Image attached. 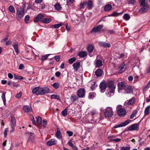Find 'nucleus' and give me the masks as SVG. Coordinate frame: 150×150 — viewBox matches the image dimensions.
<instances>
[{"label": "nucleus", "instance_id": "nucleus-38", "mask_svg": "<svg viewBox=\"0 0 150 150\" xmlns=\"http://www.w3.org/2000/svg\"><path fill=\"white\" fill-rule=\"evenodd\" d=\"M6 93V92H3L1 96V98L3 100L4 104V105H5L6 104V99L5 98Z\"/></svg>", "mask_w": 150, "mask_h": 150}, {"label": "nucleus", "instance_id": "nucleus-31", "mask_svg": "<svg viewBox=\"0 0 150 150\" xmlns=\"http://www.w3.org/2000/svg\"><path fill=\"white\" fill-rule=\"evenodd\" d=\"M111 137V139H110V141H112L114 142H119L121 140V139L120 138L114 139L115 137V136H112Z\"/></svg>", "mask_w": 150, "mask_h": 150}, {"label": "nucleus", "instance_id": "nucleus-62", "mask_svg": "<svg viewBox=\"0 0 150 150\" xmlns=\"http://www.w3.org/2000/svg\"><path fill=\"white\" fill-rule=\"evenodd\" d=\"M24 68L23 64H20L19 67L18 69L20 70H22Z\"/></svg>", "mask_w": 150, "mask_h": 150}, {"label": "nucleus", "instance_id": "nucleus-54", "mask_svg": "<svg viewBox=\"0 0 150 150\" xmlns=\"http://www.w3.org/2000/svg\"><path fill=\"white\" fill-rule=\"evenodd\" d=\"M29 15H26L25 18V21L26 23H28V20L29 18Z\"/></svg>", "mask_w": 150, "mask_h": 150}, {"label": "nucleus", "instance_id": "nucleus-6", "mask_svg": "<svg viewBox=\"0 0 150 150\" xmlns=\"http://www.w3.org/2000/svg\"><path fill=\"white\" fill-rule=\"evenodd\" d=\"M85 91L83 88H80L77 92V94L79 97L83 98L85 96Z\"/></svg>", "mask_w": 150, "mask_h": 150}, {"label": "nucleus", "instance_id": "nucleus-18", "mask_svg": "<svg viewBox=\"0 0 150 150\" xmlns=\"http://www.w3.org/2000/svg\"><path fill=\"white\" fill-rule=\"evenodd\" d=\"M95 65L96 67L100 68L102 65V61L100 59H96L95 62Z\"/></svg>", "mask_w": 150, "mask_h": 150}, {"label": "nucleus", "instance_id": "nucleus-61", "mask_svg": "<svg viewBox=\"0 0 150 150\" xmlns=\"http://www.w3.org/2000/svg\"><path fill=\"white\" fill-rule=\"evenodd\" d=\"M68 144L69 146H70L72 148L73 147V146H74V145L72 143V141L71 140H69L68 142Z\"/></svg>", "mask_w": 150, "mask_h": 150}, {"label": "nucleus", "instance_id": "nucleus-20", "mask_svg": "<svg viewBox=\"0 0 150 150\" xmlns=\"http://www.w3.org/2000/svg\"><path fill=\"white\" fill-rule=\"evenodd\" d=\"M109 91L114 93L116 88V85L114 84H109Z\"/></svg>", "mask_w": 150, "mask_h": 150}, {"label": "nucleus", "instance_id": "nucleus-29", "mask_svg": "<svg viewBox=\"0 0 150 150\" xmlns=\"http://www.w3.org/2000/svg\"><path fill=\"white\" fill-rule=\"evenodd\" d=\"M55 136L58 139H59L62 138V136L59 130L57 129V131L55 133Z\"/></svg>", "mask_w": 150, "mask_h": 150}, {"label": "nucleus", "instance_id": "nucleus-59", "mask_svg": "<svg viewBox=\"0 0 150 150\" xmlns=\"http://www.w3.org/2000/svg\"><path fill=\"white\" fill-rule=\"evenodd\" d=\"M8 131V128H6L5 129L4 132V137H6L7 135V132Z\"/></svg>", "mask_w": 150, "mask_h": 150}, {"label": "nucleus", "instance_id": "nucleus-14", "mask_svg": "<svg viewBox=\"0 0 150 150\" xmlns=\"http://www.w3.org/2000/svg\"><path fill=\"white\" fill-rule=\"evenodd\" d=\"M11 123L10 124L12 130H11V132L14 131V129L15 127V125L16 124V120L15 118L13 117H11Z\"/></svg>", "mask_w": 150, "mask_h": 150}, {"label": "nucleus", "instance_id": "nucleus-7", "mask_svg": "<svg viewBox=\"0 0 150 150\" xmlns=\"http://www.w3.org/2000/svg\"><path fill=\"white\" fill-rule=\"evenodd\" d=\"M127 85L126 83L123 82L119 83L118 84V92L120 93L122 90H124Z\"/></svg>", "mask_w": 150, "mask_h": 150}, {"label": "nucleus", "instance_id": "nucleus-15", "mask_svg": "<svg viewBox=\"0 0 150 150\" xmlns=\"http://www.w3.org/2000/svg\"><path fill=\"white\" fill-rule=\"evenodd\" d=\"M80 62L79 61H77L74 63L73 65V68L75 71H77L80 67Z\"/></svg>", "mask_w": 150, "mask_h": 150}, {"label": "nucleus", "instance_id": "nucleus-23", "mask_svg": "<svg viewBox=\"0 0 150 150\" xmlns=\"http://www.w3.org/2000/svg\"><path fill=\"white\" fill-rule=\"evenodd\" d=\"M149 9V7L148 6L146 5L145 6H143V7L140 9L139 10V12L140 13H143L147 11Z\"/></svg>", "mask_w": 150, "mask_h": 150}, {"label": "nucleus", "instance_id": "nucleus-9", "mask_svg": "<svg viewBox=\"0 0 150 150\" xmlns=\"http://www.w3.org/2000/svg\"><path fill=\"white\" fill-rule=\"evenodd\" d=\"M139 123H138L132 125L129 127V130L130 131L133 130H138L139 128Z\"/></svg>", "mask_w": 150, "mask_h": 150}, {"label": "nucleus", "instance_id": "nucleus-35", "mask_svg": "<svg viewBox=\"0 0 150 150\" xmlns=\"http://www.w3.org/2000/svg\"><path fill=\"white\" fill-rule=\"evenodd\" d=\"M40 89V88L39 87L35 88L32 90L33 93H35L37 95H38L37 94L38 93V91Z\"/></svg>", "mask_w": 150, "mask_h": 150}, {"label": "nucleus", "instance_id": "nucleus-22", "mask_svg": "<svg viewBox=\"0 0 150 150\" xmlns=\"http://www.w3.org/2000/svg\"><path fill=\"white\" fill-rule=\"evenodd\" d=\"M112 7L111 5L110 4H107L104 7V10L105 11L108 12L112 9Z\"/></svg>", "mask_w": 150, "mask_h": 150}, {"label": "nucleus", "instance_id": "nucleus-33", "mask_svg": "<svg viewBox=\"0 0 150 150\" xmlns=\"http://www.w3.org/2000/svg\"><path fill=\"white\" fill-rule=\"evenodd\" d=\"M150 109V106H147L145 109L144 110V116L149 115V110Z\"/></svg>", "mask_w": 150, "mask_h": 150}, {"label": "nucleus", "instance_id": "nucleus-21", "mask_svg": "<svg viewBox=\"0 0 150 150\" xmlns=\"http://www.w3.org/2000/svg\"><path fill=\"white\" fill-rule=\"evenodd\" d=\"M99 45L100 46L104 47L109 48L110 47V44L104 42H99Z\"/></svg>", "mask_w": 150, "mask_h": 150}, {"label": "nucleus", "instance_id": "nucleus-11", "mask_svg": "<svg viewBox=\"0 0 150 150\" xmlns=\"http://www.w3.org/2000/svg\"><path fill=\"white\" fill-rule=\"evenodd\" d=\"M103 25H100L98 26H96L93 28L92 30L91 31V33L93 32H96L100 31L103 28Z\"/></svg>", "mask_w": 150, "mask_h": 150}, {"label": "nucleus", "instance_id": "nucleus-19", "mask_svg": "<svg viewBox=\"0 0 150 150\" xmlns=\"http://www.w3.org/2000/svg\"><path fill=\"white\" fill-rule=\"evenodd\" d=\"M43 17V15L42 14H39L35 17L34 20V21L35 22H38L40 21Z\"/></svg>", "mask_w": 150, "mask_h": 150}, {"label": "nucleus", "instance_id": "nucleus-46", "mask_svg": "<svg viewBox=\"0 0 150 150\" xmlns=\"http://www.w3.org/2000/svg\"><path fill=\"white\" fill-rule=\"evenodd\" d=\"M61 113L63 116L64 117L66 116L67 115V108L64 109V110Z\"/></svg>", "mask_w": 150, "mask_h": 150}, {"label": "nucleus", "instance_id": "nucleus-16", "mask_svg": "<svg viewBox=\"0 0 150 150\" xmlns=\"http://www.w3.org/2000/svg\"><path fill=\"white\" fill-rule=\"evenodd\" d=\"M27 134H28V142H32L35 137L34 134L33 133L29 132L27 133Z\"/></svg>", "mask_w": 150, "mask_h": 150}, {"label": "nucleus", "instance_id": "nucleus-25", "mask_svg": "<svg viewBox=\"0 0 150 150\" xmlns=\"http://www.w3.org/2000/svg\"><path fill=\"white\" fill-rule=\"evenodd\" d=\"M87 55L86 51H83L80 52L79 54V56L81 57H84Z\"/></svg>", "mask_w": 150, "mask_h": 150}, {"label": "nucleus", "instance_id": "nucleus-36", "mask_svg": "<svg viewBox=\"0 0 150 150\" xmlns=\"http://www.w3.org/2000/svg\"><path fill=\"white\" fill-rule=\"evenodd\" d=\"M130 18V15L128 13L125 14L123 16V19L126 21L129 20Z\"/></svg>", "mask_w": 150, "mask_h": 150}, {"label": "nucleus", "instance_id": "nucleus-53", "mask_svg": "<svg viewBox=\"0 0 150 150\" xmlns=\"http://www.w3.org/2000/svg\"><path fill=\"white\" fill-rule=\"evenodd\" d=\"M150 86V80L149 81L147 85L144 88V90L146 91Z\"/></svg>", "mask_w": 150, "mask_h": 150}, {"label": "nucleus", "instance_id": "nucleus-5", "mask_svg": "<svg viewBox=\"0 0 150 150\" xmlns=\"http://www.w3.org/2000/svg\"><path fill=\"white\" fill-rule=\"evenodd\" d=\"M50 89L47 87H45L40 88L38 91V95H42L48 93Z\"/></svg>", "mask_w": 150, "mask_h": 150}, {"label": "nucleus", "instance_id": "nucleus-10", "mask_svg": "<svg viewBox=\"0 0 150 150\" xmlns=\"http://www.w3.org/2000/svg\"><path fill=\"white\" fill-rule=\"evenodd\" d=\"M107 86V84L106 82L101 83L99 85V87L100 89V91L102 93L104 92L105 91Z\"/></svg>", "mask_w": 150, "mask_h": 150}, {"label": "nucleus", "instance_id": "nucleus-52", "mask_svg": "<svg viewBox=\"0 0 150 150\" xmlns=\"http://www.w3.org/2000/svg\"><path fill=\"white\" fill-rule=\"evenodd\" d=\"M127 3L129 4H134L136 2L135 0H127Z\"/></svg>", "mask_w": 150, "mask_h": 150}, {"label": "nucleus", "instance_id": "nucleus-26", "mask_svg": "<svg viewBox=\"0 0 150 150\" xmlns=\"http://www.w3.org/2000/svg\"><path fill=\"white\" fill-rule=\"evenodd\" d=\"M12 46L15 51L16 53L17 54H18L19 53V52L18 50V43L13 44L12 45Z\"/></svg>", "mask_w": 150, "mask_h": 150}, {"label": "nucleus", "instance_id": "nucleus-43", "mask_svg": "<svg viewBox=\"0 0 150 150\" xmlns=\"http://www.w3.org/2000/svg\"><path fill=\"white\" fill-rule=\"evenodd\" d=\"M50 55H51V54H48L42 56L41 57V60L42 61H43L45 60H46V59H47L48 57Z\"/></svg>", "mask_w": 150, "mask_h": 150}, {"label": "nucleus", "instance_id": "nucleus-47", "mask_svg": "<svg viewBox=\"0 0 150 150\" xmlns=\"http://www.w3.org/2000/svg\"><path fill=\"white\" fill-rule=\"evenodd\" d=\"M14 78L16 79H17L19 80H23L25 79L24 78L22 77L21 76H18L15 74L14 75Z\"/></svg>", "mask_w": 150, "mask_h": 150}, {"label": "nucleus", "instance_id": "nucleus-1", "mask_svg": "<svg viewBox=\"0 0 150 150\" xmlns=\"http://www.w3.org/2000/svg\"><path fill=\"white\" fill-rule=\"evenodd\" d=\"M16 18L18 21L22 19L25 14L24 9L23 7L16 9Z\"/></svg>", "mask_w": 150, "mask_h": 150}, {"label": "nucleus", "instance_id": "nucleus-60", "mask_svg": "<svg viewBox=\"0 0 150 150\" xmlns=\"http://www.w3.org/2000/svg\"><path fill=\"white\" fill-rule=\"evenodd\" d=\"M47 124V121L45 120H43L42 122V125L44 127H45Z\"/></svg>", "mask_w": 150, "mask_h": 150}, {"label": "nucleus", "instance_id": "nucleus-8", "mask_svg": "<svg viewBox=\"0 0 150 150\" xmlns=\"http://www.w3.org/2000/svg\"><path fill=\"white\" fill-rule=\"evenodd\" d=\"M124 93H125L129 94L133 92V88L131 86L127 85L124 90Z\"/></svg>", "mask_w": 150, "mask_h": 150}, {"label": "nucleus", "instance_id": "nucleus-63", "mask_svg": "<svg viewBox=\"0 0 150 150\" xmlns=\"http://www.w3.org/2000/svg\"><path fill=\"white\" fill-rule=\"evenodd\" d=\"M61 73L59 71L56 72L55 73V76L57 77H59L61 75Z\"/></svg>", "mask_w": 150, "mask_h": 150}, {"label": "nucleus", "instance_id": "nucleus-41", "mask_svg": "<svg viewBox=\"0 0 150 150\" xmlns=\"http://www.w3.org/2000/svg\"><path fill=\"white\" fill-rule=\"evenodd\" d=\"M51 98L52 99H55L57 100L60 99V97L59 96L54 94H52L51 96Z\"/></svg>", "mask_w": 150, "mask_h": 150}, {"label": "nucleus", "instance_id": "nucleus-58", "mask_svg": "<svg viewBox=\"0 0 150 150\" xmlns=\"http://www.w3.org/2000/svg\"><path fill=\"white\" fill-rule=\"evenodd\" d=\"M69 137H71L73 135V132L70 131H67L66 132Z\"/></svg>", "mask_w": 150, "mask_h": 150}, {"label": "nucleus", "instance_id": "nucleus-3", "mask_svg": "<svg viewBox=\"0 0 150 150\" xmlns=\"http://www.w3.org/2000/svg\"><path fill=\"white\" fill-rule=\"evenodd\" d=\"M113 113L112 108L109 107H107L105 109L104 115L106 117L110 118L112 117Z\"/></svg>", "mask_w": 150, "mask_h": 150}, {"label": "nucleus", "instance_id": "nucleus-13", "mask_svg": "<svg viewBox=\"0 0 150 150\" xmlns=\"http://www.w3.org/2000/svg\"><path fill=\"white\" fill-rule=\"evenodd\" d=\"M57 143V141L54 139H53L50 140L47 143V145L49 146H51L53 145H55Z\"/></svg>", "mask_w": 150, "mask_h": 150}, {"label": "nucleus", "instance_id": "nucleus-40", "mask_svg": "<svg viewBox=\"0 0 150 150\" xmlns=\"http://www.w3.org/2000/svg\"><path fill=\"white\" fill-rule=\"evenodd\" d=\"M8 11L12 13H15V11L14 7L12 6H9L8 8Z\"/></svg>", "mask_w": 150, "mask_h": 150}, {"label": "nucleus", "instance_id": "nucleus-64", "mask_svg": "<svg viewBox=\"0 0 150 150\" xmlns=\"http://www.w3.org/2000/svg\"><path fill=\"white\" fill-rule=\"evenodd\" d=\"M54 58L57 62H58L60 59V57L59 56H55L54 57Z\"/></svg>", "mask_w": 150, "mask_h": 150}, {"label": "nucleus", "instance_id": "nucleus-30", "mask_svg": "<svg viewBox=\"0 0 150 150\" xmlns=\"http://www.w3.org/2000/svg\"><path fill=\"white\" fill-rule=\"evenodd\" d=\"M87 6L88 9H91L93 7V2L92 1H89L88 2Z\"/></svg>", "mask_w": 150, "mask_h": 150}, {"label": "nucleus", "instance_id": "nucleus-49", "mask_svg": "<svg viewBox=\"0 0 150 150\" xmlns=\"http://www.w3.org/2000/svg\"><path fill=\"white\" fill-rule=\"evenodd\" d=\"M127 58V56L124 54H121L120 55L118 58L119 59H123Z\"/></svg>", "mask_w": 150, "mask_h": 150}, {"label": "nucleus", "instance_id": "nucleus-32", "mask_svg": "<svg viewBox=\"0 0 150 150\" xmlns=\"http://www.w3.org/2000/svg\"><path fill=\"white\" fill-rule=\"evenodd\" d=\"M51 21V19L50 18H43L42 19V23H49Z\"/></svg>", "mask_w": 150, "mask_h": 150}, {"label": "nucleus", "instance_id": "nucleus-28", "mask_svg": "<svg viewBox=\"0 0 150 150\" xmlns=\"http://www.w3.org/2000/svg\"><path fill=\"white\" fill-rule=\"evenodd\" d=\"M23 109L26 112H29L31 111V109L28 105H25L23 107Z\"/></svg>", "mask_w": 150, "mask_h": 150}, {"label": "nucleus", "instance_id": "nucleus-34", "mask_svg": "<svg viewBox=\"0 0 150 150\" xmlns=\"http://www.w3.org/2000/svg\"><path fill=\"white\" fill-rule=\"evenodd\" d=\"M122 12L117 13L115 11H114L112 13L109 15V16H119L120 14H122Z\"/></svg>", "mask_w": 150, "mask_h": 150}, {"label": "nucleus", "instance_id": "nucleus-37", "mask_svg": "<svg viewBox=\"0 0 150 150\" xmlns=\"http://www.w3.org/2000/svg\"><path fill=\"white\" fill-rule=\"evenodd\" d=\"M62 25L61 23H59L55 24L54 25H52L50 26V28H58L61 26Z\"/></svg>", "mask_w": 150, "mask_h": 150}, {"label": "nucleus", "instance_id": "nucleus-2", "mask_svg": "<svg viewBox=\"0 0 150 150\" xmlns=\"http://www.w3.org/2000/svg\"><path fill=\"white\" fill-rule=\"evenodd\" d=\"M121 105H118L116 107V110L118 115L120 117L125 116L126 114V111L125 109L122 108Z\"/></svg>", "mask_w": 150, "mask_h": 150}, {"label": "nucleus", "instance_id": "nucleus-50", "mask_svg": "<svg viewBox=\"0 0 150 150\" xmlns=\"http://www.w3.org/2000/svg\"><path fill=\"white\" fill-rule=\"evenodd\" d=\"M108 97H110L114 95V93L109 91L106 93Z\"/></svg>", "mask_w": 150, "mask_h": 150}, {"label": "nucleus", "instance_id": "nucleus-45", "mask_svg": "<svg viewBox=\"0 0 150 150\" xmlns=\"http://www.w3.org/2000/svg\"><path fill=\"white\" fill-rule=\"evenodd\" d=\"M76 60V59L75 57H72L69 59L68 60V62L70 64H71L74 62Z\"/></svg>", "mask_w": 150, "mask_h": 150}, {"label": "nucleus", "instance_id": "nucleus-56", "mask_svg": "<svg viewBox=\"0 0 150 150\" xmlns=\"http://www.w3.org/2000/svg\"><path fill=\"white\" fill-rule=\"evenodd\" d=\"M42 118L40 117H39L37 119V122L39 124H40L41 123Z\"/></svg>", "mask_w": 150, "mask_h": 150}, {"label": "nucleus", "instance_id": "nucleus-4", "mask_svg": "<svg viewBox=\"0 0 150 150\" xmlns=\"http://www.w3.org/2000/svg\"><path fill=\"white\" fill-rule=\"evenodd\" d=\"M135 103V99L134 97L132 98L129 100H126L124 103V106L126 108L128 106L132 105Z\"/></svg>", "mask_w": 150, "mask_h": 150}, {"label": "nucleus", "instance_id": "nucleus-27", "mask_svg": "<svg viewBox=\"0 0 150 150\" xmlns=\"http://www.w3.org/2000/svg\"><path fill=\"white\" fill-rule=\"evenodd\" d=\"M70 100L72 102H74L78 99V97L76 95H72L70 97Z\"/></svg>", "mask_w": 150, "mask_h": 150}, {"label": "nucleus", "instance_id": "nucleus-24", "mask_svg": "<svg viewBox=\"0 0 150 150\" xmlns=\"http://www.w3.org/2000/svg\"><path fill=\"white\" fill-rule=\"evenodd\" d=\"M103 73V71L100 69H97L95 72V74L97 76H100L102 75Z\"/></svg>", "mask_w": 150, "mask_h": 150}, {"label": "nucleus", "instance_id": "nucleus-39", "mask_svg": "<svg viewBox=\"0 0 150 150\" xmlns=\"http://www.w3.org/2000/svg\"><path fill=\"white\" fill-rule=\"evenodd\" d=\"M54 6L55 9L57 10H60L62 9V7L59 3H57L55 4Z\"/></svg>", "mask_w": 150, "mask_h": 150}, {"label": "nucleus", "instance_id": "nucleus-57", "mask_svg": "<svg viewBox=\"0 0 150 150\" xmlns=\"http://www.w3.org/2000/svg\"><path fill=\"white\" fill-rule=\"evenodd\" d=\"M97 86V85L96 84V83L94 82L93 84H92L91 87V88L92 90H94V88Z\"/></svg>", "mask_w": 150, "mask_h": 150}, {"label": "nucleus", "instance_id": "nucleus-44", "mask_svg": "<svg viewBox=\"0 0 150 150\" xmlns=\"http://www.w3.org/2000/svg\"><path fill=\"white\" fill-rule=\"evenodd\" d=\"M94 47L93 46L91 45H89L87 48V50L89 52H92L93 50Z\"/></svg>", "mask_w": 150, "mask_h": 150}, {"label": "nucleus", "instance_id": "nucleus-12", "mask_svg": "<svg viewBox=\"0 0 150 150\" xmlns=\"http://www.w3.org/2000/svg\"><path fill=\"white\" fill-rule=\"evenodd\" d=\"M130 120H127L125 121L124 122L118 125H116L115 126H114V128H116L118 127H121L123 126H126V125H127L128 124H129L130 122Z\"/></svg>", "mask_w": 150, "mask_h": 150}, {"label": "nucleus", "instance_id": "nucleus-51", "mask_svg": "<svg viewBox=\"0 0 150 150\" xmlns=\"http://www.w3.org/2000/svg\"><path fill=\"white\" fill-rule=\"evenodd\" d=\"M118 4H123L125 2V0H115Z\"/></svg>", "mask_w": 150, "mask_h": 150}, {"label": "nucleus", "instance_id": "nucleus-48", "mask_svg": "<svg viewBox=\"0 0 150 150\" xmlns=\"http://www.w3.org/2000/svg\"><path fill=\"white\" fill-rule=\"evenodd\" d=\"M52 86L55 89H57L59 87V84L57 82L54 83L53 84Z\"/></svg>", "mask_w": 150, "mask_h": 150}, {"label": "nucleus", "instance_id": "nucleus-42", "mask_svg": "<svg viewBox=\"0 0 150 150\" xmlns=\"http://www.w3.org/2000/svg\"><path fill=\"white\" fill-rule=\"evenodd\" d=\"M139 2L140 4V5L142 6H145L146 5H147L146 4L145 2V0H139Z\"/></svg>", "mask_w": 150, "mask_h": 150}, {"label": "nucleus", "instance_id": "nucleus-17", "mask_svg": "<svg viewBox=\"0 0 150 150\" xmlns=\"http://www.w3.org/2000/svg\"><path fill=\"white\" fill-rule=\"evenodd\" d=\"M125 66V64L124 63L121 64L118 68V72L119 73H121L125 71V69L124 68Z\"/></svg>", "mask_w": 150, "mask_h": 150}, {"label": "nucleus", "instance_id": "nucleus-55", "mask_svg": "<svg viewBox=\"0 0 150 150\" xmlns=\"http://www.w3.org/2000/svg\"><path fill=\"white\" fill-rule=\"evenodd\" d=\"M130 147L129 146L122 147L121 148L120 150H130Z\"/></svg>", "mask_w": 150, "mask_h": 150}]
</instances>
